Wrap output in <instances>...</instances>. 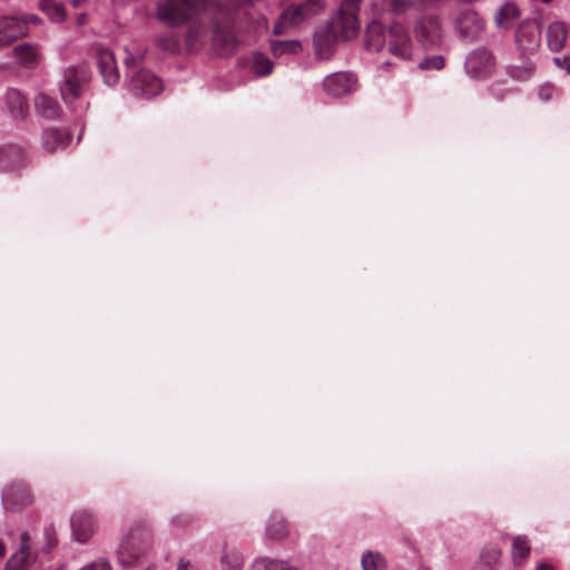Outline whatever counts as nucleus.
<instances>
[{
  "instance_id": "b1692460",
  "label": "nucleus",
  "mask_w": 570,
  "mask_h": 570,
  "mask_svg": "<svg viewBox=\"0 0 570 570\" xmlns=\"http://www.w3.org/2000/svg\"><path fill=\"white\" fill-rule=\"evenodd\" d=\"M155 45L164 51L177 53L180 51V36L170 30L155 38Z\"/></svg>"
},
{
  "instance_id": "2f4dec72",
  "label": "nucleus",
  "mask_w": 570,
  "mask_h": 570,
  "mask_svg": "<svg viewBox=\"0 0 570 570\" xmlns=\"http://www.w3.org/2000/svg\"><path fill=\"white\" fill-rule=\"evenodd\" d=\"M444 58L442 56H431L424 58L419 68L422 70H441L444 67Z\"/></svg>"
},
{
  "instance_id": "58836bf2",
  "label": "nucleus",
  "mask_w": 570,
  "mask_h": 570,
  "mask_svg": "<svg viewBox=\"0 0 570 570\" xmlns=\"http://www.w3.org/2000/svg\"><path fill=\"white\" fill-rule=\"evenodd\" d=\"M20 548L19 550H30V535L27 531H23L20 535Z\"/></svg>"
},
{
  "instance_id": "39448f33",
  "label": "nucleus",
  "mask_w": 570,
  "mask_h": 570,
  "mask_svg": "<svg viewBox=\"0 0 570 570\" xmlns=\"http://www.w3.org/2000/svg\"><path fill=\"white\" fill-rule=\"evenodd\" d=\"M325 6L324 0H306L285 9L274 26L275 35H283L289 27H296L306 19L318 14Z\"/></svg>"
},
{
  "instance_id": "a19ab883",
  "label": "nucleus",
  "mask_w": 570,
  "mask_h": 570,
  "mask_svg": "<svg viewBox=\"0 0 570 570\" xmlns=\"http://www.w3.org/2000/svg\"><path fill=\"white\" fill-rule=\"evenodd\" d=\"M189 561L185 559H180L177 564V570H187L189 567Z\"/></svg>"
},
{
  "instance_id": "393cba45",
  "label": "nucleus",
  "mask_w": 570,
  "mask_h": 570,
  "mask_svg": "<svg viewBox=\"0 0 570 570\" xmlns=\"http://www.w3.org/2000/svg\"><path fill=\"white\" fill-rule=\"evenodd\" d=\"M35 561L30 550H18L7 562V570H28Z\"/></svg>"
},
{
  "instance_id": "6e6552de",
  "label": "nucleus",
  "mask_w": 570,
  "mask_h": 570,
  "mask_svg": "<svg viewBox=\"0 0 570 570\" xmlns=\"http://www.w3.org/2000/svg\"><path fill=\"white\" fill-rule=\"evenodd\" d=\"M484 27V20L473 9L460 11L454 20V28L459 37L470 41L479 39Z\"/></svg>"
},
{
  "instance_id": "dca6fc26",
  "label": "nucleus",
  "mask_w": 570,
  "mask_h": 570,
  "mask_svg": "<svg viewBox=\"0 0 570 570\" xmlns=\"http://www.w3.org/2000/svg\"><path fill=\"white\" fill-rule=\"evenodd\" d=\"M13 57L21 67L35 69L39 63V47L32 43L17 45Z\"/></svg>"
},
{
  "instance_id": "423d86ee",
  "label": "nucleus",
  "mask_w": 570,
  "mask_h": 570,
  "mask_svg": "<svg viewBox=\"0 0 570 570\" xmlns=\"http://www.w3.org/2000/svg\"><path fill=\"white\" fill-rule=\"evenodd\" d=\"M90 80V73L85 66H70L63 70V79L60 86V94L65 102L70 104L77 100Z\"/></svg>"
},
{
  "instance_id": "ddd939ff",
  "label": "nucleus",
  "mask_w": 570,
  "mask_h": 570,
  "mask_svg": "<svg viewBox=\"0 0 570 570\" xmlns=\"http://www.w3.org/2000/svg\"><path fill=\"white\" fill-rule=\"evenodd\" d=\"M356 86V78L352 73L336 72L324 79L323 87L327 95L341 97L350 94Z\"/></svg>"
},
{
  "instance_id": "7ed1b4c3",
  "label": "nucleus",
  "mask_w": 570,
  "mask_h": 570,
  "mask_svg": "<svg viewBox=\"0 0 570 570\" xmlns=\"http://www.w3.org/2000/svg\"><path fill=\"white\" fill-rule=\"evenodd\" d=\"M360 3L361 0H342L341 8L330 19L325 30L316 33L317 47L330 46L333 41L350 40L357 35Z\"/></svg>"
},
{
  "instance_id": "e433bc0d",
  "label": "nucleus",
  "mask_w": 570,
  "mask_h": 570,
  "mask_svg": "<svg viewBox=\"0 0 570 570\" xmlns=\"http://www.w3.org/2000/svg\"><path fill=\"white\" fill-rule=\"evenodd\" d=\"M554 63L570 73V56L557 57Z\"/></svg>"
},
{
  "instance_id": "c85d7f7f",
  "label": "nucleus",
  "mask_w": 570,
  "mask_h": 570,
  "mask_svg": "<svg viewBox=\"0 0 570 570\" xmlns=\"http://www.w3.org/2000/svg\"><path fill=\"white\" fill-rule=\"evenodd\" d=\"M289 566L285 561L272 560L268 558H258L254 561L252 570H291Z\"/></svg>"
},
{
  "instance_id": "4be33fe9",
  "label": "nucleus",
  "mask_w": 570,
  "mask_h": 570,
  "mask_svg": "<svg viewBox=\"0 0 570 570\" xmlns=\"http://www.w3.org/2000/svg\"><path fill=\"white\" fill-rule=\"evenodd\" d=\"M500 557L501 551L497 546H487L482 549L473 570H495Z\"/></svg>"
},
{
  "instance_id": "9d476101",
  "label": "nucleus",
  "mask_w": 570,
  "mask_h": 570,
  "mask_svg": "<svg viewBox=\"0 0 570 570\" xmlns=\"http://www.w3.org/2000/svg\"><path fill=\"white\" fill-rule=\"evenodd\" d=\"M94 53L104 83L109 87L116 86L119 81V71L114 52L101 45H97L94 47Z\"/></svg>"
},
{
  "instance_id": "cd10ccee",
  "label": "nucleus",
  "mask_w": 570,
  "mask_h": 570,
  "mask_svg": "<svg viewBox=\"0 0 570 570\" xmlns=\"http://www.w3.org/2000/svg\"><path fill=\"white\" fill-rule=\"evenodd\" d=\"M530 552L529 540L524 535H518L512 542V558L514 562L523 561Z\"/></svg>"
},
{
  "instance_id": "c03bdc74",
  "label": "nucleus",
  "mask_w": 570,
  "mask_h": 570,
  "mask_svg": "<svg viewBox=\"0 0 570 570\" xmlns=\"http://www.w3.org/2000/svg\"><path fill=\"white\" fill-rule=\"evenodd\" d=\"M134 61H135L134 57H127L126 60H125L127 68H129L130 63L134 62Z\"/></svg>"
},
{
  "instance_id": "79ce46f5",
  "label": "nucleus",
  "mask_w": 570,
  "mask_h": 570,
  "mask_svg": "<svg viewBox=\"0 0 570 570\" xmlns=\"http://www.w3.org/2000/svg\"><path fill=\"white\" fill-rule=\"evenodd\" d=\"M535 570H553V568L549 564L542 563L539 564Z\"/></svg>"
},
{
  "instance_id": "ea45409f",
  "label": "nucleus",
  "mask_w": 570,
  "mask_h": 570,
  "mask_svg": "<svg viewBox=\"0 0 570 570\" xmlns=\"http://www.w3.org/2000/svg\"><path fill=\"white\" fill-rule=\"evenodd\" d=\"M18 17L22 18V19H27L28 24L29 23L36 24V23H38L40 21V18H38L37 16H33V14H31V16H18Z\"/></svg>"
},
{
  "instance_id": "7c9ffc66",
  "label": "nucleus",
  "mask_w": 570,
  "mask_h": 570,
  "mask_svg": "<svg viewBox=\"0 0 570 570\" xmlns=\"http://www.w3.org/2000/svg\"><path fill=\"white\" fill-rule=\"evenodd\" d=\"M253 69L258 76H267L272 72L273 62L262 53L254 56Z\"/></svg>"
},
{
  "instance_id": "0eeeda50",
  "label": "nucleus",
  "mask_w": 570,
  "mask_h": 570,
  "mask_svg": "<svg viewBox=\"0 0 570 570\" xmlns=\"http://www.w3.org/2000/svg\"><path fill=\"white\" fill-rule=\"evenodd\" d=\"M413 33L415 39L424 48L438 47L441 43L443 37L442 24L439 16H421L414 23Z\"/></svg>"
},
{
  "instance_id": "aec40b11",
  "label": "nucleus",
  "mask_w": 570,
  "mask_h": 570,
  "mask_svg": "<svg viewBox=\"0 0 570 570\" xmlns=\"http://www.w3.org/2000/svg\"><path fill=\"white\" fill-rule=\"evenodd\" d=\"M35 108L39 115L47 119H56L61 114L58 101L46 94H39L35 98Z\"/></svg>"
},
{
  "instance_id": "49530a36",
  "label": "nucleus",
  "mask_w": 570,
  "mask_h": 570,
  "mask_svg": "<svg viewBox=\"0 0 570 570\" xmlns=\"http://www.w3.org/2000/svg\"><path fill=\"white\" fill-rule=\"evenodd\" d=\"M82 0H73V6L78 7Z\"/></svg>"
},
{
  "instance_id": "c756f323",
  "label": "nucleus",
  "mask_w": 570,
  "mask_h": 570,
  "mask_svg": "<svg viewBox=\"0 0 570 570\" xmlns=\"http://www.w3.org/2000/svg\"><path fill=\"white\" fill-rule=\"evenodd\" d=\"M302 49L298 41H275L272 43V51L274 56H282L283 53H296Z\"/></svg>"
},
{
  "instance_id": "6ab92c4d",
  "label": "nucleus",
  "mask_w": 570,
  "mask_h": 570,
  "mask_svg": "<svg viewBox=\"0 0 570 570\" xmlns=\"http://www.w3.org/2000/svg\"><path fill=\"white\" fill-rule=\"evenodd\" d=\"M30 498L31 497L23 483L9 485L2 494L3 502L8 508L23 505L30 501Z\"/></svg>"
},
{
  "instance_id": "1a4fd4ad",
  "label": "nucleus",
  "mask_w": 570,
  "mask_h": 570,
  "mask_svg": "<svg viewBox=\"0 0 570 570\" xmlns=\"http://www.w3.org/2000/svg\"><path fill=\"white\" fill-rule=\"evenodd\" d=\"M495 68V58L485 48H479L470 52L465 60V71L475 79L490 77Z\"/></svg>"
},
{
  "instance_id": "37998d69",
  "label": "nucleus",
  "mask_w": 570,
  "mask_h": 570,
  "mask_svg": "<svg viewBox=\"0 0 570 570\" xmlns=\"http://www.w3.org/2000/svg\"><path fill=\"white\" fill-rule=\"evenodd\" d=\"M56 539H51L48 537V550H51L56 546Z\"/></svg>"
},
{
  "instance_id": "20e7f679",
  "label": "nucleus",
  "mask_w": 570,
  "mask_h": 570,
  "mask_svg": "<svg viewBox=\"0 0 570 570\" xmlns=\"http://www.w3.org/2000/svg\"><path fill=\"white\" fill-rule=\"evenodd\" d=\"M153 547L151 531L144 524L137 523L121 539L117 557L121 567H132L148 554Z\"/></svg>"
},
{
  "instance_id": "a211bd4d",
  "label": "nucleus",
  "mask_w": 570,
  "mask_h": 570,
  "mask_svg": "<svg viewBox=\"0 0 570 570\" xmlns=\"http://www.w3.org/2000/svg\"><path fill=\"white\" fill-rule=\"evenodd\" d=\"M7 106L11 115L17 119H23L28 114V101L18 89L10 88L6 94Z\"/></svg>"
},
{
  "instance_id": "f257e3e1",
  "label": "nucleus",
  "mask_w": 570,
  "mask_h": 570,
  "mask_svg": "<svg viewBox=\"0 0 570 570\" xmlns=\"http://www.w3.org/2000/svg\"><path fill=\"white\" fill-rule=\"evenodd\" d=\"M366 48L380 51L386 48L387 52L396 58L407 60L412 57V40L405 29L399 22H393L387 30L380 22L373 21L367 26L365 35Z\"/></svg>"
},
{
  "instance_id": "c9c22d12",
  "label": "nucleus",
  "mask_w": 570,
  "mask_h": 570,
  "mask_svg": "<svg viewBox=\"0 0 570 570\" xmlns=\"http://www.w3.org/2000/svg\"><path fill=\"white\" fill-rule=\"evenodd\" d=\"M554 91V87L551 85L542 86L539 90V97L541 100L547 101L549 100Z\"/></svg>"
},
{
  "instance_id": "a18cd8bd",
  "label": "nucleus",
  "mask_w": 570,
  "mask_h": 570,
  "mask_svg": "<svg viewBox=\"0 0 570 570\" xmlns=\"http://www.w3.org/2000/svg\"><path fill=\"white\" fill-rule=\"evenodd\" d=\"M6 553V548L3 546V543L0 542V557H3Z\"/></svg>"
},
{
  "instance_id": "4468645a",
  "label": "nucleus",
  "mask_w": 570,
  "mask_h": 570,
  "mask_svg": "<svg viewBox=\"0 0 570 570\" xmlns=\"http://www.w3.org/2000/svg\"><path fill=\"white\" fill-rule=\"evenodd\" d=\"M27 164V154L18 145H6L0 147V170L17 171Z\"/></svg>"
},
{
  "instance_id": "bb28decb",
  "label": "nucleus",
  "mask_w": 570,
  "mask_h": 570,
  "mask_svg": "<svg viewBox=\"0 0 570 570\" xmlns=\"http://www.w3.org/2000/svg\"><path fill=\"white\" fill-rule=\"evenodd\" d=\"M361 564L363 570H380L385 568L386 561L381 553L366 551L362 554Z\"/></svg>"
},
{
  "instance_id": "de8ad7c7",
  "label": "nucleus",
  "mask_w": 570,
  "mask_h": 570,
  "mask_svg": "<svg viewBox=\"0 0 570 570\" xmlns=\"http://www.w3.org/2000/svg\"><path fill=\"white\" fill-rule=\"evenodd\" d=\"M146 570H156L154 566H149Z\"/></svg>"
},
{
  "instance_id": "09e8293b",
  "label": "nucleus",
  "mask_w": 570,
  "mask_h": 570,
  "mask_svg": "<svg viewBox=\"0 0 570 570\" xmlns=\"http://www.w3.org/2000/svg\"><path fill=\"white\" fill-rule=\"evenodd\" d=\"M291 570H297V569H295V568H293V567H292V569H291Z\"/></svg>"
},
{
  "instance_id": "f03ea898",
  "label": "nucleus",
  "mask_w": 570,
  "mask_h": 570,
  "mask_svg": "<svg viewBox=\"0 0 570 570\" xmlns=\"http://www.w3.org/2000/svg\"><path fill=\"white\" fill-rule=\"evenodd\" d=\"M541 28L537 20H525L517 29L515 45L520 53L519 65H509L507 73L517 81L529 80L535 71V66L531 60L540 47Z\"/></svg>"
},
{
  "instance_id": "f3484780",
  "label": "nucleus",
  "mask_w": 570,
  "mask_h": 570,
  "mask_svg": "<svg viewBox=\"0 0 570 570\" xmlns=\"http://www.w3.org/2000/svg\"><path fill=\"white\" fill-rule=\"evenodd\" d=\"M71 141V135L61 129L49 128L42 134V146L48 153H53L59 148H66Z\"/></svg>"
},
{
  "instance_id": "f8f14e48",
  "label": "nucleus",
  "mask_w": 570,
  "mask_h": 570,
  "mask_svg": "<svg viewBox=\"0 0 570 570\" xmlns=\"http://www.w3.org/2000/svg\"><path fill=\"white\" fill-rule=\"evenodd\" d=\"M130 88L135 95L149 98L159 94L163 85L154 73L141 68L131 76Z\"/></svg>"
},
{
  "instance_id": "f704fd0d",
  "label": "nucleus",
  "mask_w": 570,
  "mask_h": 570,
  "mask_svg": "<svg viewBox=\"0 0 570 570\" xmlns=\"http://www.w3.org/2000/svg\"><path fill=\"white\" fill-rule=\"evenodd\" d=\"M391 9L396 13L406 11L411 3L407 0H389Z\"/></svg>"
},
{
  "instance_id": "2eb2a0df",
  "label": "nucleus",
  "mask_w": 570,
  "mask_h": 570,
  "mask_svg": "<svg viewBox=\"0 0 570 570\" xmlns=\"http://www.w3.org/2000/svg\"><path fill=\"white\" fill-rule=\"evenodd\" d=\"M72 533L77 541L86 542L94 533L96 522L92 514L88 511H76L70 519Z\"/></svg>"
},
{
  "instance_id": "4c0bfd02",
  "label": "nucleus",
  "mask_w": 570,
  "mask_h": 570,
  "mask_svg": "<svg viewBox=\"0 0 570 570\" xmlns=\"http://www.w3.org/2000/svg\"><path fill=\"white\" fill-rule=\"evenodd\" d=\"M490 91L491 94L498 99V100H502L504 97H505V92L507 90H503L499 83H493L491 85L490 87Z\"/></svg>"
},
{
  "instance_id": "5701e85b",
  "label": "nucleus",
  "mask_w": 570,
  "mask_h": 570,
  "mask_svg": "<svg viewBox=\"0 0 570 570\" xmlns=\"http://www.w3.org/2000/svg\"><path fill=\"white\" fill-rule=\"evenodd\" d=\"M518 17V8L513 3H505L498 10L494 22L499 28L509 29Z\"/></svg>"
},
{
  "instance_id": "a878e982",
  "label": "nucleus",
  "mask_w": 570,
  "mask_h": 570,
  "mask_svg": "<svg viewBox=\"0 0 570 570\" xmlns=\"http://www.w3.org/2000/svg\"><path fill=\"white\" fill-rule=\"evenodd\" d=\"M40 9L45 12L52 21L60 22L65 19V8L61 3L55 0H41Z\"/></svg>"
},
{
  "instance_id": "412c9836",
  "label": "nucleus",
  "mask_w": 570,
  "mask_h": 570,
  "mask_svg": "<svg viewBox=\"0 0 570 570\" xmlns=\"http://www.w3.org/2000/svg\"><path fill=\"white\" fill-rule=\"evenodd\" d=\"M568 35L567 26L563 22L554 21L549 24L547 30V42L552 51H559L563 48Z\"/></svg>"
},
{
  "instance_id": "72a5a7b5",
  "label": "nucleus",
  "mask_w": 570,
  "mask_h": 570,
  "mask_svg": "<svg viewBox=\"0 0 570 570\" xmlns=\"http://www.w3.org/2000/svg\"><path fill=\"white\" fill-rule=\"evenodd\" d=\"M222 562L230 566L228 570H240L243 567V557L237 552L232 554L226 553L222 557Z\"/></svg>"
},
{
  "instance_id": "473e14b6",
  "label": "nucleus",
  "mask_w": 570,
  "mask_h": 570,
  "mask_svg": "<svg viewBox=\"0 0 570 570\" xmlns=\"http://www.w3.org/2000/svg\"><path fill=\"white\" fill-rule=\"evenodd\" d=\"M267 533L273 539H282L287 535V527L283 520L271 521Z\"/></svg>"
},
{
  "instance_id": "9b49d317",
  "label": "nucleus",
  "mask_w": 570,
  "mask_h": 570,
  "mask_svg": "<svg viewBox=\"0 0 570 570\" xmlns=\"http://www.w3.org/2000/svg\"><path fill=\"white\" fill-rule=\"evenodd\" d=\"M29 32L27 19L18 16H0V46H9Z\"/></svg>"
}]
</instances>
